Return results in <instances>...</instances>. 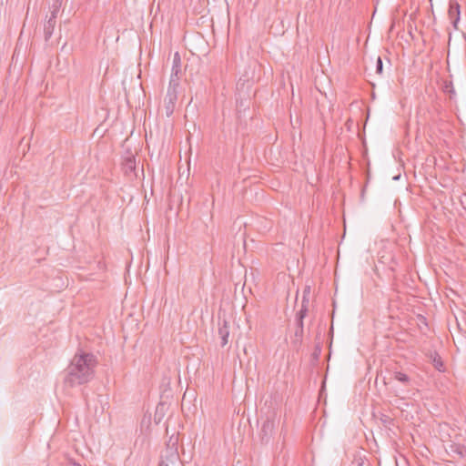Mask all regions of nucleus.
Here are the masks:
<instances>
[{"instance_id":"obj_7","label":"nucleus","mask_w":466,"mask_h":466,"mask_svg":"<svg viewBox=\"0 0 466 466\" xmlns=\"http://www.w3.org/2000/svg\"><path fill=\"white\" fill-rule=\"evenodd\" d=\"M176 444V442H174L172 445L167 443L166 454L161 458V461H165L168 463L169 466L175 465L179 461V455Z\"/></svg>"},{"instance_id":"obj_1","label":"nucleus","mask_w":466,"mask_h":466,"mask_svg":"<svg viewBox=\"0 0 466 466\" xmlns=\"http://www.w3.org/2000/svg\"><path fill=\"white\" fill-rule=\"evenodd\" d=\"M96 360L92 353L76 354L66 369L64 383L70 388L90 381L94 377Z\"/></svg>"},{"instance_id":"obj_19","label":"nucleus","mask_w":466,"mask_h":466,"mask_svg":"<svg viewBox=\"0 0 466 466\" xmlns=\"http://www.w3.org/2000/svg\"><path fill=\"white\" fill-rule=\"evenodd\" d=\"M68 466H81L79 463H76L75 461H70Z\"/></svg>"},{"instance_id":"obj_13","label":"nucleus","mask_w":466,"mask_h":466,"mask_svg":"<svg viewBox=\"0 0 466 466\" xmlns=\"http://www.w3.org/2000/svg\"><path fill=\"white\" fill-rule=\"evenodd\" d=\"M307 311H308V309H307V306L305 305V300H303L302 301V305H301V309L297 313L296 318L304 319L306 317V315H307Z\"/></svg>"},{"instance_id":"obj_12","label":"nucleus","mask_w":466,"mask_h":466,"mask_svg":"<svg viewBox=\"0 0 466 466\" xmlns=\"http://www.w3.org/2000/svg\"><path fill=\"white\" fill-rule=\"evenodd\" d=\"M433 364H434V367L439 370V371H441L442 370V367H443V363L441 360V357L438 355V354H435L433 360Z\"/></svg>"},{"instance_id":"obj_17","label":"nucleus","mask_w":466,"mask_h":466,"mask_svg":"<svg viewBox=\"0 0 466 466\" xmlns=\"http://www.w3.org/2000/svg\"><path fill=\"white\" fill-rule=\"evenodd\" d=\"M385 418L384 419H381V420L384 422V423H387L388 421H391V419H390L389 417L387 416H384Z\"/></svg>"},{"instance_id":"obj_11","label":"nucleus","mask_w":466,"mask_h":466,"mask_svg":"<svg viewBox=\"0 0 466 466\" xmlns=\"http://www.w3.org/2000/svg\"><path fill=\"white\" fill-rule=\"evenodd\" d=\"M393 378L396 380L402 383L403 385H409L410 382V378L407 374L400 372V371H395L393 373Z\"/></svg>"},{"instance_id":"obj_9","label":"nucleus","mask_w":466,"mask_h":466,"mask_svg":"<svg viewBox=\"0 0 466 466\" xmlns=\"http://www.w3.org/2000/svg\"><path fill=\"white\" fill-rule=\"evenodd\" d=\"M218 336L221 339L220 345L224 347L228 342L229 337V323L228 320L223 319L222 322L218 323Z\"/></svg>"},{"instance_id":"obj_15","label":"nucleus","mask_w":466,"mask_h":466,"mask_svg":"<svg viewBox=\"0 0 466 466\" xmlns=\"http://www.w3.org/2000/svg\"><path fill=\"white\" fill-rule=\"evenodd\" d=\"M295 337L301 339V338L303 337V329L297 328L295 330Z\"/></svg>"},{"instance_id":"obj_14","label":"nucleus","mask_w":466,"mask_h":466,"mask_svg":"<svg viewBox=\"0 0 466 466\" xmlns=\"http://www.w3.org/2000/svg\"><path fill=\"white\" fill-rule=\"evenodd\" d=\"M376 72L379 74V75H381L382 72H383V63H382V59L380 58V56H378L377 57V61H376Z\"/></svg>"},{"instance_id":"obj_8","label":"nucleus","mask_w":466,"mask_h":466,"mask_svg":"<svg viewBox=\"0 0 466 466\" xmlns=\"http://www.w3.org/2000/svg\"><path fill=\"white\" fill-rule=\"evenodd\" d=\"M460 5L455 1H451L448 10V16L455 29L458 28V23L460 21Z\"/></svg>"},{"instance_id":"obj_16","label":"nucleus","mask_w":466,"mask_h":466,"mask_svg":"<svg viewBox=\"0 0 466 466\" xmlns=\"http://www.w3.org/2000/svg\"><path fill=\"white\" fill-rule=\"evenodd\" d=\"M303 319H304L296 318L297 328L303 329Z\"/></svg>"},{"instance_id":"obj_4","label":"nucleus","mask_w":466,"mask_h":466,"mask_svg":"<svg viewBox=\"0 0 466 466\" xmlns=\"http://www.w3.org/2000/svg\"><path fill=\"white\" fill-rule=\"evenodd\" d=\"M181 57L178 52H176L173 56L172 68L169 83L173 85H179L181 77Z\"/></svg>"},{"instance_id":"obj_2","label":"nucleus","mask_w":466,"mask_h":466,"mask_svg":"<svg viewBox=\"0 0 466 466\" xmlns=\"http://www.w3.org/2000/svg\"><path fill=\"white\" fill-rule=\"evenodd\" d=\"M178 86L179 85H173L171 83L168 85L167 96L164 100L167 116H171L174 112L176 102L177 100Z\"/></svg>"},{"instance_id":"obj_18","label":"nucleus","mask_w":466,"mask_h":466,"mask_svg":"<svg viewBox=\"0 0 466 466\" xmlns=\"http://www.w3.org/2000/svg\"><path fill=\"white\" fill-rule=\"evenodd\" d=\"M158 466H169L165 461H160Z\"/></svg>"},{"instance_id":"obj_3","label":"nucleus","mask_w":466,"mask_h":466,"mask_svg":"<svg viewBox=\"0 0 466 466\" xmlns=\"http://www.w3.org/2000/svg\"><path fill=\"white\" fill-rule=\"evenodd\" d=\"M275 415L267 417L261 427V441L268 443L273 436L276 429Z\"/></svg>"},{"instance_id":"obj_10","label":"nucleus","mask_w":466,"mask_h":466,"mask_svg":"<svg viewBox=\"0 0 466 466\" xmlns=\"http://www.w3.org/2000/svg\"><path fill=\"white\" fill-rule=\"evenodd\" d=\"M125 173H131L136 169V160L133 156L127 157L123 162Z\"/></svg>"},{"instance_id":"obj_6","label":"nucleus","mask_w":466,"mask_h":466,"mask_svg":"<svg viewBox=\"0 0 466 466\" xmlns=\"http://www.w3.org/2000/svg\"><path fill=\"white\" fill-rule=\"evenodd\" d=\"M446 451L453 459L466 458V447L461 443L450 442L446 447Z\"/></svg>"},{"instance_id":"obj_5","label":"nucleus","mask_w":466,"mask_h":466,"mask_svg":"<svg viewBox=\"0 0 466 466\" xmlns=\"http://www.w3.org/2000/svg\"><path fill=\"white\" fill-rule=\"evenodd\" d=\"M58 11L59 6H56L54 10L51 12V16L44 25V36L46 41H48L54 33Z\"/></svg>"}]
</instances>
